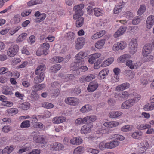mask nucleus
<instances>
[{"label":"nucleus","mask_w":154,"mask_h":154,"mask_svg":"<svg viewBox=\"0 0 154 154\" xmlns=\"http://www.w3.org/2000/svg\"><path fill=\"white\" fill-rule=\"evenodd\" d=\"M141 97L138 95L137 97L133 99H129L122 103L121 107L122 109H127L133 106L135 103L138 102L141 98Z\"/></svg>","instance_id":"1"},{"label":"nucleus","mask_w":154,"mask_h":154,"mask_svg":"<svg viewBox=\"0 0 154 154\" xmlns=\"http://www.w3.org/2000/svg\"><path fill=\"white\" fill-rule=\"evenodd\" d=\"M152 50V47L151 44L146 45L143 48L142 54L144 56L148 57L147 61H150L153 58V56L149 55Z\"/></svg>","instance_id":"2"},{"label":"nucleus","mask_w":154,"mask_h":154,"mask_svg":"<svg viewBox=\"0 0 154 154\" xmlns=\"http://www.w3.org/2000/svg\"><path fill=\"white\" fill-rule=\"evenodd\" d=\"M83 4H81L74 7L73 10L75 11V14L73 15V18L77 19L78 17H80L83 14L82 9L84 8Z\"/></svg>","instance_id":"3"},{"label":"nucleus","mask_w":154,"mask_h":154,"mask_svg":"<svg viewBox=\"0 0 154 154\" xmlns=\"http://www.w3.org/2000/svg\"><path fill=\"white\" fill-rule=\"evenodd\" d=\"M19 48V46L17 44L11 45L7 51V55L10 57H14L18 52Z\"/></svg>","instance_id":"4"},{"label":"nucleus","mask_w":154,"mask_h":154,"mask_svg":"<svg viewBox=\"0 0 154 154\" xmlns=\"http://www.w3.org/2000/svg\"><path fill=\"white\" fill-rule=\"evenodd\" d=\"M42 46L39 48L36 52V54L38 56H40L42 54L45 55H47L48 54V43L46 42L42 44Z\"/></svg>","instance_id":"5"},{"label":"nucleus","mask_w":154,"mask_h":154,"mask_svg":"<svg viewBox=\"0 0 154 154\" xmlns=\"http://www.w3.org/2000/svg\"><path fill=\"white\" fill-rule=\"evenodd\" d=\"M129 51L131 54H134L137 49V41L135 39H132L129 43Z\"/></svg>","instance_id":"6"},{"label":"nucleus","mask_w":154,"mask_h":154,"mask_svg":"<svg viewBox=\"0 0 154 154\" xmlns=\"http://www.w3.org/2000/svg\"><path fill=\"white\" fill-rule=\"evenodd\" d=\"M85 42V38L82 37L78 38L75 41V48L76 49H80L84 46Z\"/></svg>","instance_id":"7"},{"label":"nucleus","mask_w":154,"mask_h":154,"mask_svg":"<svg viewBox=\"0 0 154 154\" xmlns=\"http://www.w3.org/2000/svg\"><path fill=\"white\" fill-rule=\"evenodd\" d=\"M95 78V75L94 74H90L87 76H84L79 79V81L81 83L90 81Z\"/></svg>","instance_id":"8"},{"label":"nucleus","mask_w":154,"mask_h":154,"mask_svg":"<svg viewBox=\"0 0 154 154\" xmlns=\"http://www.w3.org/2000/svg\"><path fill=\"white\" fill-rule=\"evenodd\" d=\"M126 43L125 42L121 41L118 42L117 44H115L113 47V50L118 51L119 49L122 50L126 47Z\"/></svg>","instance_id":"9"},{"label":"nucleus","mask_w":154,"mask_h":154,"mask_svg":"<svg viewBox=\"0 0 154 154\" xmlns=\"http://www.w3.org/2000/svg\"><path fill=\"white\" fill-rule=\"evenodd\" d=\"M84 62L83 60H78L76 62H72L71 65V69L72 70L79 69L80 67Z\"/></svg>","instance_id":"10"},{"label":"nucleus","mask_w":154,"mask_h":154,"mask_svg":"<svg viewBox=\"0 0 154 154\" xmlns=\"http://www.w3.org/2000/svg\"><path fill=\"white\" fill-rule=\"evenodd\" d=\"M64 146L63 144L59 143H55L53 145H50V149L55 150H63Z\"/></svg>","instance_id":"11"},{"label":"nucleus","mask_w":154,"mask_h":154,"mask_svg":"<svg viewBox=\"0 0 154 154\" xmlns=\"http://www.w3.org/2000/svg\"><path fill=\"white\" fill-rule=\"evenodd\" d=\"M98 86V84L96 82L92 81L89 84L87 90L89 92H94L96 90Z\"/></svg>","instance_id":"12"},{"label":"nucleus","mask_w":154,"mask_h":154,"mask_svg":"<svg viewBox=\"0 0 154 154\" xmlns=\"http://www.w3.org/2000/svg\"><path fill=\"white\" fill-rule=\"evenodd\" d=\"M101 56L100 53H97L89 56L88 61L91 64L94 63L96 61V60Z\"/></svg>","instance_id":"13"},{"label":"nucleus","mask_w":154,"mask_h":154,"mask_svg":"<svg viewBox=\"0 0 154 154\" xmlns=\"http://www.w3.org/2000/svg\"><path fill=\"white\" fill-rule=\"evenodd\" d=\"M92 127V124L86 125L82 126L81 130V133L83 134L89 133L91 131Z\"/></svg>","instance_id":"14"},{"label":"nucleus","mask_w":154,"mask_h":154,"mask_svg":"<svg viewBox=\"0 0 154 154\" xmlns=\"http://www.w3.org/2000/svg\"><path fill=\"white\" fill-rule=\"evenodd\" d=\"M65 101L68 104L75 106L78 104V100L75 98L70 97L66 99Z\"/></svg>","instance_id":"15"},{"label":"nucleus","mask_w":154,"mask_h":154,"mask_svg":"<svg viewBox=\"0 0 154 154\" xmlns=\"http://www.w3.org/2000/svg\"><path fill=\"white\" fill-rule=\"evenodd\" d=\"M130 87V84L127 82L122 83L118 85L115 89V90L117 91H123L128 88Z\"/></svg>","instance_id":"16"},{"label":"nucleus","mask_w":154,"mask_h":154,"mask_svg":"<svg viewBox=\"0 0 154 154\" xmlns=\"http://www.w3.org/2000/svg\"><path fill=\"white\" fill-rule=\"evenodd\" d=\"M119 142L117 140H112L107 142V149H112L117 146L119 144Z\"/></svg>","instance_id":"17"},{"label":"nucleus","mask_w":154,"mask_h":154,"mask_svg":"<svg viewBox=\"0 0 154 154\" xmlns=\"http://www.w3.org/2000/svg\"><path fill=\"white\" fill-rule=\"evenodd\" d=\"M146 26L148 28H151L154 24V16L150 15L148 17L146 22Z\"/></svg>","instance_id":"18"},{"label":"nucleus","mask_w":154,"mask_h":154,"mask_svg":"<svg viewBox=\"0 0 154 154\" xmlns=\"http://www.w3.org/2000/svg\"><path fill=\"white\" fill-rule=\"evenodd\" d=\"M96 119L95 116H89L84 118V121L88 124H92L91 123L95 121Z\"/></svg>","instance_id":"19"},{"label":"nucleus","mask_w":154,"mask_h":154,"mask_svg":"<svg viewBox=\"0 0 154 154\" xmlns=\"http://www.w3.org/2000/svg\"><path fill=\"white\" fill-rule=\"evenodd\" d=\"M126 28L125 27H121L115 33L114 36L115 38H117L122 35L126 31Z\"/></svg>","instance_id":"20"},{"label":"nucleus","mask_w":154,"mask_h":154,"mask_svg":"<svg viewBox=\"0 0 154 154\" xmlns=\"http://www.w3.org/2000/svg\"><path fill=\"white\" fill-rule=\"evenodd\" d=\"M39 75L36 76L34 79V82L35 84H38L42 82L45 77V74L43 72H41Z\"/></svg>","instance_id":"21"},{"label":"nucleus","mask_w":154,"mask_h":154,"mask_svg":"<svg viewBox=\"0 0 154 154\" xmlns=\"http://www.w3.org/2000/svg\"><path fill=\"white\" fill-rule=\"evenodd\" d=\"M49 21L51 24L54 23L56 19V12L54 11H51L49 14Z\"/></svg>","instance_id":"22"},{"label":"nucleus","mask_w":154,"mask_h":154,"mask_svg":"<svg viewBox=\"0 0 154 154\" xmlns=\"http://www.w3.org/2000/svg\"><path fill=\"white\" fill-rule=\"evenodd\" d=\"M70 141V143L72 144L79 145L82 143V140L80 137H76L73 138Z\"/></svg>","instance_id":"23"},{"label":"nucleus","mask_w":154,"mask_h":154,"mask_svg":"<svg viewBox=\"0 0 154 154\" xmlns=\"http://www.w3.org/2000/svg\"><path fill=\"white\" fill-rule=\"evenodd\" d=\"M131 56L129 54H125L120 56L118 59L119 63H122L125 62L126 60L129 59Z\"/></svg>","instance_id":"24"},{"label":"nucleus","mask_w":154,"mask_h":154,"mask_svg":"<svg viewBox=\"0 0 154 154\" xmlns=\"http://www.w3.org/2000/svg\"><path fill=\"white\" fill-rule=\"evenodd\" d=\"M66 118L63 116L55 117L52 119V122L54 123H60L64 122Z\"/></svg>","instance_id":"25"},{"label":"nucleus","mask_w":154,"mask_h":154,"mask_svg":"<svg viewBox=\"0 0 154 154\" xmlns=\"http://www.w3.org/2000/svg\"><path fill=\"white\" fill-rule=\"evenodd\" d=\"M119 124V123L117 122L112 121L108 122H105L104 123L103 125L107 128H113L118 126Z\"/></svg>","instance_id":"26"},{"label":"nucleus","mask_w":154,"mask_h":154,"mask_svg":"<svg viewBox=\"0 0 154 154\" xmlns=\"http://www.w3.org/2000/svg\"><path fill=\"white\" fill-rule=\"evenodd\" d=\"M143 109L145 111H148L152 110L154 109V102H151L145 105Z\"/></svg>","instance_id":"27"},{"label":"nucleus","mask_w":154,"mask_h":154,"mask_svg":"<svg viewBox=\"0 0 154 154\" xmlns=\"http://www.w3.org/2000/svg\"><path fill=\"white\" fill-rule=\"evenodd\" d=\"M61 66H62L60 64H55L51 67L50 69L51 72L55 73L60 69Z\"/></svg>","instance_id":"28"},{"label":"nucleus","mask_w":154,"mask_h":154,"mask_svg":"<svg viewBox=\"0 0 154 154\" xmlns=\"http://www.w3.org/2000/svg\"><path fill=\"white\" fill-rule=\"evenodd\" d=\"M105 31L104 30L100 31L94 34L92 36L91 38L92 39H95L103 36L105 34Z\"/></svg>","instance_id":"29"},{"label":"nucleus","mask_w":154,"mask_h":154,"mask_svg":"<svg viewBox=\"0 0 154 154\" xmlns=\"http://www.w3.org/2000/svg\"><path fill=\"white\" fill-rule=\"evenodd\" d=\"M122 113L119 111H112L110 112L109 114V116L112 118H116L121 116Z\"/></svg>","instance_id":"30"},{"label":"nucleus","mask_w":154,"mask_h":154,"mask_svg":"<svg viewBox=\"0 0 154 154\" xmlns=\"http://www.w3.org/2000/svg\"><path fill=\"white\" fill-rule=\"evenodd\" d=\"M75 37V34L72 32H67L65 35V37L68 40L72 41Z\"/></svg>","instance_id":"31"},{"label":"nucleus","mask_w":154,"mask_h":154,"mask_svg":"<svg viewBox=\"0 0 154 154\" xmlns=\"http://www.w3.org/2000/svg\"><path fill=\"white\" fill-rule=\"evenodd\" d=\"M92 109V107L90 105H86L83 106L80 109L81 112L83 113L89 112Z\"/></svg>","instance_id":"32"},{"label":"nucleus","mask_w":154,"mask_h":154,"mask_svg":"<svg viewBox=\"0 0 154 154\" xmlns=\"http://www.w3.org/2000/svg\"><path fill=\"white\" fill-rule=\"evenodd\" d=\"M108 72V69H104L99 72L98 76L101 79H103L105 78V76L107 75Z\"/></svg>","instance_id":"33"},{"label":"nucleus","mask_w":154,"mask_h":154,"mask_svg":"<svg viewBox=\"0 0 154 154\" xmlns=\"http://www.w3.org/2000/svg\"><path fill=\"white\" fill-rule=\"evenodd\" d=\"M105 43V40L103 39L97 42L95 44V47L98 49L102 48L104 46Z\"/></svg>","instance_id":"34"},{"label":"nucleus","mask_w":154,"mask_h":154,"mask_svg":"<svg viewBox=\"0 0 154 154\" xmlns=\"http://www.w3.org/2000/svg\"><path fill=\"white\" fill-rule=\"evenodd\" d=\"M51 62L52 63H57L62 62L63 60V58L62 57H54L51 59Z\"/></svg>","instance_id":"35"},{"label":"nucleus","mask_w":154,"mask_h":154,"mask_svg":"<svg viewBox=\"0 0 154 154\" xmlns=\"http://www.w3.org/2000/svg\"><path fill=\"white\" fill-rule=\"evenodd\" d=\"M94 13L96 16L99 17L103 15L104 12L102 10L98 8H94Z\"/></svg>","instance_id":"36"},{"label":"nucleus","mask_w":154,"mask_h":154,"mask_svg":"<svg viewBox=\"0 0 154 154\" xmlns=\"http://www.w3.org/2000/svg\"><path fill=\"white\" fill-rule=\"evenodd\" d=\"M45 69V66L44 65H39L37 68L35 72V74L36 75H39L41 72H43Z\"/></svg>","instance_id":"37"},{"label":"nucleus","mask_w":154,"mask_h":154,"mask_svg":"<svg viewBox=\"0 0 154 154\" xmlns=\"http://www.w3.org/2000/svg\"><path fill=\"white\" fill-rule=\"evenodd\" d=\"M151 127V125L149 124H143L138 125L137 126V128L140 130H143L150 128Z\"/></svg>","instance_id":"38"},{"label":"nucleus","mask_w":154,"mask_h":154,"mask_svg":"<svg viewBox=\"0 0 154 154\" xmlns=\"http://www.w3.org/2000/svg\"><path fill=\"white\" fill-rule=\"evenodd\" d=\"M97 133L100 134L106 133L108 132V128L105 126H101L97 130Z\"/></svg>","instance_id":"39"},{"label":"nucleus","mask_w":154,"mask_h":154,"mask_svg":"<svg viewBox=\"0 0 154 154\" xmlns=\"http://www.w3.org/2000/svg\"><path fill=\"white\" fill-rule=\"evenodd\" d=\"M33 139L36 142L38 143H42L44 142V139L42 136H34Z\"/></svg>","instance_id":"40"},{"label":"nucleus","mask_w":154,"mask_h":154,"mask_svg":"<svg viewBox=\"0 0 154 154\" xmlns=\"http://www.w3.org/2000/svg\"><path fill=\"white\" fill-rule=\"evenodd\" d=\"M146 9V7L145 5H140L137 11V14L140 16L142 15L145 12Z\"/></svg>","instance_id":"41"},{"label":"nucleus","mask_w":154,"mask_h":154,"mask_svg":"<svg viewBox=\"0 0 154 154\" xmlns=\"http://www.w3.org/2000/svg\"><path fill=\"white\" fill-rule=\"evenodd\" d=\"M142 17L140 16L135 17L132 20V23L133 25H136L138 24L142 20Z\"/></svg>","instance_id":"42"},{"label":"nucleus","mask_w":154,"mask_h":154,"mask_svg":"<svg viewBox=\"0 0 154 154\" xmlns=\"http://www.w3.org/2000/svg\"><path fill=\"white\" fill-rule=\"evenodd\" d=\"M85 57V53L83 51H81L75 55V58L76 60H82V59L84 58Z\"/></svg>","instance_id":"43"},{"label":"nucleus","mask_w":154,"mask_h":154,"mask_svg":"<svg viewBox=\"0 0 154 154\" xmlns=\"http://www.w3.org/2000/svg\"><path fill=\"white\" fill-rule=\"evenodd\" d=\"M124 6L122 5L116 6L113 10L114 13L115 14H118L122 10Z\"/></svg>","instance_id":"44"},{"label":"nucleus","mask_w":154,"mask_h":154,"mask_svg":"<svg viewBox=\"0 0 154 154\" xmlns=\"http://www.w3.org/2000/svg\"><path fill=\"white\" fill-rule=\"evenodd\" d=\"M78 19L76 20V25L78 27H80L82 26L83 24L84 19L83 17H79L77 19Z\"/></svg>","instance_id":"45"},{"label":"nucleus","mask_w":154,"mask_h":154,"mask_svg":"<svg viewBox=\"0 0 154 154\" xmlns=\"http://www.w3.org/2000/svg\"><path fill=\"white\" fill-rule=\"evenodd\" d=\"M14 146L11 147L7 146L3 150V153L4 154H9L11 153L13 150Z\"/></svg>","instance_id":"46"},{"label":"nucleus","mask_w":154,"mask_h":154,"mask_svg":"<svg viewBox=\"0 0 154 154\" xmlns=\"http://www.w3.org/2000/svg\"><path fill=\"white\" fill-rule=\"evenodd\" d=\"M130 96V94L127 91L122 92L119 94V97L123 99H127Z\"/></svg>","instance_id":"47"},{"label":"nucleus","mask_w":154,"mask_h":154,"mask_svg":"<svg viewBox=\"0 0 154 154\" xmlns=\"http://www.w3.org/2000/svg\"><path fill=\"white\" fill-rule=\"evenodd\" d=\"M45 87L44 84H36L35 85L33 88L35 91H38L43 89Z\"/></svg>","instance_id":"48"},{"label":"nucleus","mask_w":154,"mask_h":154,"mask_svg":"<svg viewBox=\"0 0 154 154\" xmlns=\"http://www.w3.org/2000/svg\"><path fill=\"white\" fill-rule=\"evenodd\" d=\"M84 149L82 147L79 146L76 148L74 150V154H82L83 152Z\"/></svg>","instance_id":"49"},{"label":"nucleus","mask_w":154,"mask_h":154,"mask_svg":"<svg viewBox=\"0 0 154 154\" xmlns=\"http://www.w3.org/2000/svg\"><path fill=\"white\" fill-rule=\"evenodd\" d=\"M30 126V121L29 120H26L23 122L21 124L20 127L23 128L29 127Z\"/></svg>","instance_id":"50"},{"label":"nucleus","mask_w":154,"mask_h":154,"mask_svg":"<svg viewBox=\"0 0 154 154\" xmlns=\"http://www.w3.org/2000/svg\"><path fill=\"white\" fill-rule=\"evenodd\" d=\"M142 135V133L141 132H135L132 134V136L134 138L140 139L141 138Z\"/></svg>","instance_id":"51"},{"label":"nucleus","mask_w":154,"mask_h":154,"mask_svg":"<svg viewBox=\"0 0 154 154\" xmlns=\"http://www.w3.org/2000/svg\"><path fill=\"white\" fill-rule=\"evenodd\" d=\"M94 8H93L92 6L88 5L87 8V10L88 14L89 15H92L94 13Z\"/></svg>","instance_id":"52"},{"label":"nucleus","mask_w":154,"mask_h":154,"mask_svg":"<svg viewBox=\"0 0 154 154\" xmlns=\"http://www.w3.org/2000/svg\"><path fill=\"white\" fill-rule=\"evenodd\" d=\"M30 106V104L28 102H25L21 105L20 108L23 110H26L28 109Z\"/></svg>","instance_id":"53"},{"label":"nucleus","mask_w":154,"mask_h":154,"mask_svg":"<svg viewBox=\"0 0 154 154\" xmlns=\"http://www.w3.org/2000/svg\"><path fill=\"white\" fill-rule=\"evenodd\" d=\"M124 16L128 20H130L133 16V14L130 11L125 12L124 14Z\"/></svg>","instance_id":"54"},{"label":"nucleus","mask_w":154,"mask_h":154,"mask_svg":"<svg viewBox=\"0 0 154 154\" xmlns=\"http://www.w3.org/2000/svg\"><path fill=\"white\" fill-rule=\"evenodd\" d=\"M126 65L131 69H134V63H133V61L131 60L127 61L126 62Z\"/></svg>","instance_id":"55"},{"label":"nucleus","mask_w":154,"mask_h":154,"mask_svg":"<svg viewBox=\"0 0 154 154\" xmlns=\"http://www.w3.org/2000/svg\"><path fill=\"white\" fill-rule=\"evenodd\" d=\"M131 129V128L129 125H125L121 128V130L124 132H127Z\"/></svg>","instance_id":"56"},{"label":"nucleus","mask_w":154,"mask_h":154,"mask_svg":"<svg viewBox=\"0 0 154 154\" xmlns=\"http://www.w3.org/2000/svg\"><path fill=\"white\" fill-rule=\"evenodd\" d=\"M46 14H41L39 18H37L36 20L37 22H40L43 21L46 18Z\"/></svg>","instance_id":"57"},{"label":"nucleus","mask_w":154,"mask_h":154,"mask_svg":"<svg viewBox=\"0 0 154 154\" xmlns=\"http://www.w3.org/2000/svg\"><path fill=\"white\" fill-rule=\"evenodd\" d=\"M106 144L107 142L105 143L103 142H101L99 145V148L102 150L104 149L105 148L107 149V147L106 146Z\"/></svg>","instance_id":"58"},{"label":"nucleus","mask_w":154,"mask_h":154,"mask_svg":"<svg viewBox=\"0 0 154 154\" xmlns=\"http://www.w3.org/2000/svg\"><path fill=\"white\" fill-rule=\"evenodd\" d=\"M81 92V89L78 88H75L72 91V93L75 95H78Z\"/></svg>","instance_id":"59"},{"label":"nucleus","mask_w":154,"mask_h":154,"mask_svg":"<svg viewBox=\"0 0 154 154\" xmlns=\"http://www.w3.org/2000/svg\"><path fill=\"white\" fill-rule=\"evenodd\" d=\"M75 124L78 125H79L82 123H85V121H84V118L82 119V118H79L77 119L75 121Z\"/></svg>","instance_id":"60"},{"label":"nucleus","mask_w":154,"mask_h":154,"mask_svg":"<svg viewBox=\"0 0 154 154\" xmlns=\"http://www.w3.org/2000/svg\"><path fill=\"white\" fill-rule=\"evenodd\" d=\"M20 15L19 14L16 15L14 16L13 19L14 20V23H17L20 22Z\"/></svg>","instance_id":"61"},{"label":"nucleus","mask_w":154,"mask_h":154,"mask_svg":"<svg viewBox=\"0 0 154 154\" xmlns=\"http://www.w3.org/2000/svg\"><path fill=\"white\" fill-rule=\"evenodd\" d=\"M87 150L88 152L94 154H97L99 152L98 150L91 148H88Z\"/></svg>","instance_id":"62"},{"label":"nucleus","mask_w":154,"mask_h":154,"mask_svg":"<svg viewBox=\"0 0 154 154\" xmlns=\"http://www.w3.org/2000/svg\"><path fill=\"white\" fill-rule=\"evenodd\" d=\"M9 112L12 115H14L18 113V110L17 109L15 108H11L10 109Z\"/></svg>","instance_id":"63"},{"label":"nucleus","mask_w":154,"mask_h":154,"mask_svg":"<svg viewBox=\"0 0 154 154\" xmlns=\"http://www.w3.org/2000/svg\"><path fill=\"white\" fill-rule=\"evenodd\" d=\"M2 93L6 95H11L13 93L12 92V91L10 90L9 89H6L4 90L3 91Z\"/></svg>","instance_id":"64"}]
</instances>
